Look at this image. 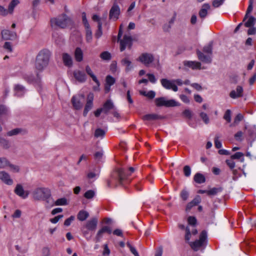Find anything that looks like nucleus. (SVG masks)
<instances>
[{
    "mask_svg": "<svg viewBox=\"0 0 256 256\" xmlns=\"http://www.w3.org/2000/svg\"><path fill=\"white\" fill-rule=\"evenodd\" d=\"M50 52L47 50H40L36 56L34 68L37 72L43 71L48 65Z\"/></svg>",
    "mask_w": 256,
    "mask_h": 256,
    "instance_id": "obj_1",
    "label": "nucleus"
},
{
    "mask_svg": "<svg viewBox=\"0 0 256 256\" xmlns=\"http://www.w3.org/2000/svg\"><path fill=\"white\" fill-rule=\"evenodd\" d=\"M32 198L37 201H45L46 206L50 204V198L52 196L50 190L46 187H38L34 188L32 193Z\"/></svg>",
    "mask_w": 256,
    "mask_h": 256,
    "instance_id": "obj_2",
    "label": "nucleus"
},
{
    "mask_svg": "<svg viewBox=\"0 0 256 256\" xmlns=\"http://www.w3.org/2000/svg\"><path fill=\"white\" fill-rule=\"evenodd\" d=\"M126 175L122 168H118L114 171L109 180H107V185L110 188L116 187L122 184Z\"/></svg>",
    "mask_w": 256,
    "mask_h": 256,
    "instance_id": "obj_3",
    "label": "nucleus"
},
{
    "mask_svg": "<svg viewBox=\"0 0 256 256\" xmlns=\"http://www.w3.org/2000/svg\"><path fill=\"white\" fill-rule=\"evenodd\" d=\"M51 26L52 27H58L64 28L72 24V20L66 14H62L56 18L50 20Z\"/></svg>",
    "mask_w": 256,
    "mask_h": 256,
    "instance_id": "obj_4",
    "label": "nucleus"
},
{
    "mask_svg": "<svg viewBox=\"0 0 256 256\" xmlns=\"http://www.w3.org/2000/svg\"><path fill=\"white\" fill-rule=\"evenodd\" d=\"M122 26H120L118 38L120 43V50L123 52L126 48L130 50L132 46V41L131 36L128 35H124L123 38L120 40L122 36Z\"/></svg>",
    "mask_w": 256,
    "mask_h": 256,
    "instance_id": "obj_5",
    "label": "nucleus"
},
{
    "mask_svg": "<svg viewBox=\"0 0 256 256\" xmlns=\"http://www.w3.org/2000/svg\"><path fill=\"white\" fill-rule=\"evenodd\" d=\"M154 102L158 106L172 107L179 106L178 103L174 100H168L164 97L156 98L154 100Z\"/></svg>",
    "mask_w": 256,
    "mask_h": 256,
    "instance_id": "obj_6",
    "label": "nucleus"
},
{
    "mask_svg": "<svg viewBox=\"0 0 256 256\" xmlns=\"http://www.w3.org/2000/svg\"><path fill=\"white\" fill-rule=\"evenodd\" d=\"M207 237L206 231H202L200 236L199 240L194 242H190L189 244L192 250L198 251L204 244Z\"/></svg>",
    "mask_w": 256,
    "mask_h": 256,
    "instance_id": "obj_7",
    "label": "nucleus"
},
{
    "mask_svg": "<svg viewBox=\"0 0 256 256\" xmlns=\"http://www.w3.org/2000/svg\"><path fill=\"white\" fill-rule=\"evenodd\" d=\"M137 60L148 66L154 62V56L150 53H142L137 58Z\"/></svg>",
    "mask_w": 256,
    "mask_h": 256,
    "instance_id": "obj_8",
    "label": "nucleus"
},
{
    "mask_svg": "<svg viewBox=\"0 0 256 256\" xmlns=\"http://www.w3.org/2000/svg\"><path fill=\"white\" fill-rule=\"evenodd\" d=\"M71 101L75 109L80 110L82 108L84 102V96L82 94L74 96H72Z\"/></svg>",
    "mask_w": 256,
    "mask_h": 256,
    "instance_id": "obj_9",
    "label": "nucleus"
},
{
    "mask_svg": "<svg viewBox=\"0 0 256 256\" xmlns=\"http://www.w3.org/2000/svg\"><path fill=\"white\" fill-rule=\"evenodd\" d=\"M120 13V6L117 4L114 3L110 10L109 18L116 21L118 18Z\"/></svg>",
    "mask_w": 256,
    "mask_h": 256,
    "instance_id": "obj_10",
    "label": "nucleus"
},
{
    "mask_svg": "<svg viewBox=\"0 0 256 256\" xmlns=\"http://www.w3.org/2000/svg\"><path fill=\"white\" fill-rule=\"evenodd\" d=\"M1 34L2 38L4 40H15L17 38L18 36L15 32H11L8 30H2Z\"/></svg>",
    "mask_w": 256,
    "mask_h": 256,
    "instance_id": "obj_11",
    "label": "nucleus"
},
{
    "mask_svg": "<svg viewBox=\"0 0 256 256\" xmlns=\"http://www.w3.org/2000/svg\"><path fill=\"white\" fill-rule=\"evenodd\" d=\"M105 233H108V234H110L112 233V230L110 226H104L98 230L94 238L95 242H99Z\"/></svg>",
    "mask_w": 256,
    "mask_h": 256,
    "instance_id": "obj_12",
    "label": "nucleus"
},
{
    "mask_svg": "<svg viewBox=\"0 0 256 256\" xmlns=\"http://www.w3.org/2000/svg\"><path fill=\"white\" fill-rule=\"evenodd\" d=\"M244 95V89L242 86H238L236 89L232 90L229 94L230 96L232 99L242 98Z\"/></svg>",
    "mask_w": 256,
    "mask_h": 256,
    "instance_id": "obj_13",
    "label": "nucleus"
},
{
    "mask_svg": "<svg viewBox=\"0 0 256 256\" xmlns=\"http://www.w3.org/2000/svg\"><path fill=\"white\" fill-rule=\"evenodd\" d=\"M93 100L94 94L92 93H90L88 95L86 103L83 112L84 116L87 115L88 112L92 108L93 106Z\"/></svg>",
    "mask_w": 256,
    "mask_h": 256,
    "instance_id": "obj_14",
    "label": "nucleus"
},
{
    "mask_svg": "<svg viewBox=\"0 0 256 256\" xmlns=\"http://www.w3.org/2000/svg\"><path fill=\"white\" fill-rule=\"evenodd\" d=\"M14 192L16 195L24 199L26 198L29 194V192L24 190L21 184H17L16 185Z\"/></svg>",
    "mask_w": 256,
    "mask_h": 256,
    "instance_id": "obj_15",
    "label": "nucleus"
},
{
    "mask_svg": "<svg viewBox=\"0 0 256 256\" xmlns=\"http://www.w3.org/2000/svg\"><path fill=\"white\" fill-rule=\"evenodd\" d=\"M0 180L8 186H11L14 183L10 174L5 171H0Z\"/></svg>",
    "mask_w": 256,
    "mask_h": 256,
    "instance_id": "obj_16",
    "label": "nucleus"
},
{
    "mask_svg": "<svg viewBox=\"0 0 256 256\" xmlns=\"http://www.w3.org/2000/svg\"><path fill=\"white\" fill-rule=\"evenodd\" d=\"M98 220L96 218H93L90 220H88L84 226L85 228L89 230H94L97 226Z\"/></svg>",
    "mask_w": 256,
    "mask_h": 256,
    "instance_id": "obj_17",
    "label": "nucleus"
},
{
    "mask_svg": "<svg viewBox=\"0 0 256 256\" xmlns=\"http://www.w3.org/2000/svg\"><path fill=\"white\" fill-rule=\"evenodd\" d=\"M210 8V6L208 4L205 3L202 4L198 12L199 16L202 20L206 18L208 14V10Z\"/></svg>",
    "mask_w": 256,
    "mask_h": 256,
    "instance_id": "obj_18",
    "label": "nucleus"
},
{
    "mask_svg": "<svg viewBox=\"0 0 256 256\" xmlns=\"http://www.w3.org/2000/svg\"><path fill=\"white\" fill-rule=\"evenodd\" d=\"M196 54L198 59L202 62L205 63L210 64L212 62L211 56L206 54H204L202 52L199 50L196 51Z\"/></svg>",
    "mask_w": 256,
    "mask_h": 256,
    "instance_id": "obj_19",
    "label": "nucleus"
},
{
    "mask_svg": "<svg viewBox=\"0 0 256 256\" xmlns=\"http://www.w3.org/2000/svg\"><path fill=\"white\" fill-rule=\"evenodd\" d=\"M201 202V198L200 196H196L191 202H188L186 208V212L190 211L191 208L196 206H197Z\"/></svg>",
    "mask_w": 256,
    "mask_h": 256,
    "instance_id": "obj_20",
    "label": "nucleus"
},
{
    "mask_svg": "<svg viewBox=\"0 0 256 256\" xmlns=\"http://www.w3.org/2000/svg\"><path fill=\"white\" fill-rule=\"evenodd\" d=\"M75 78L80 82H84L86 80V76L85 73L80 70H76L74 72Z\"/></svg>",
    "mask_w": 256,
    "mask_h": 256,
    "instance_id": "obj_21",
    "label": "nucleus"
},
{
    "mask_svg": "<svg viewBox=\"0 0 256 256\" xmlns=\"http://www.w3.org/2000/svg\"><path fill=\"white\" fill-rule=\"evenodd\" d=\"M62 59L65 66L71 67L72 66V58L70 54L64 53L62 55Z\"/></svg>",
    "mask_w": 256,
    "mask_h": 256,
    "instance_id": "obj_22",
    "label": "nucleus"
},
{
    "mask_svg": "<svg viewBox=\"0 0 256 256\" xmlns=\"http://www.w3.org/2000/svg\"><path fill=\"white\" fill-rule=\"evenodd\" d=\"M164 118V116L158 115L157 114H147L144 116L142 117V119L144 120H162Z\"/></svg>",
    "mask_w": 256,
    "mask_h": 256,
    "instance_id": "obj_23",
    "label": "nucleus"
},
{
    "mask_svg": "<svg viewBox=\"0 0 256 256\" xmlns=\"http://www.w3.org/2000/svg\"><path fill=\"white\" fill-rule=\"evenodd\" d=\"M114 106L110 100H108L104 104L103 108H102L103 112L108 114L110 110H112L114 108Z\"/></svg>",
    "mask_w": 256,
    "mask_h": 256,
    "instance_id": "obj_24",
    "label": "nucleus"
},
{
    "mask_svg": "<svg viewBox=\"0 0 256 256\" xmlns=\"http://www.w3.org/2000/svg\"><path fill=\"white\" fill-rule=\"evenodd\" d=\"M184 64L192 70L200 69L201 64L195 61H184Z\"/></svg>",
    "mask_w": 256,
    "mask_h": 256,
    "instance_id": "obj_25",
    "label": "nucleus"
},
{
    "mask_svg": "<svg viewBox=\"0 0 256 256\" xmlns=\"http://www.w3.org/2000/svg\"><path fill=\"white\" fill-rule=\"evenodd\" d=\"M120 62L123 66H126V72L130 71L132 68V62L130 60H128V58H125L122 59L120 61Z\"/></svg>",
    "mask_w": 256,
    "mask_h": 256,
    "instance_id": "obj_26",
    "label": "nucleus"
},
{
    "mask_svg": "<svg viewBox=\"0 0 256 256\" xmlns=\"http://www.w3.org/2000/svg\"><path fill=\"white\" fill-rule=\"evenodd\" d=\"M160 82L162 86L166 89H171L172 84L174 83L173 80H168L166 78H162L160 80Z\"/></svg>",
    "mask_w": 256,
    "mask_h": 256,
    "instance_id": "obj_27",
    "label": "nucleus"
},
{
    "mask_svg": "<svg viewBox=\"0 0 256 256\" xmlns=\"http://www.w3.org/2000/svg\"><path fill=\"white\" fill-rule=\"evenodd\" d=\"M86 72L92 79V80L98 85V86H100V84L98 80L97 79L96 76L93 74L92 71L90 68L88 66H86Z\"/></svg>",
    "mask_w": 256,
    "mask_h": 256,
    "instance_id": "obj_28",
    "label": "nucleus"
},
{
    "mask_svg": "<svg viewBox=\"0 0 256 256\" xmlns=\"http://www.w3.org/2000/svg\"><path fill=\"white\" fill-rule=\"evenodd\" d=\"M15 94L18 96H21L24 95L25 90L23 86L18 84L14 87Z\"/></svg>",
    "mask_w": 256,
    "mask_h": 256,
    "instance_id": "obj_29",
    "label": "nucleus"
},
{
    "mask_svg": "<svg viewBox=\"0 0 256 256\" xmlns=\"http://www.w3.org/2000/svg\"><path fill=\"white\" fill-rule=\"evenodd\" d=\"M75 59L77 62H80L83 60V52L80 48H77L74 52Z\"/></svg>",
    "mask_w": 256,
    "mask_h": 256,
    "instance_id": "obj_30",
    "label": "nucleus"
},
{
    "mask_svg": "<svg viewBox=\"0 0 256 256\" xmlns=\"http://www.w3.org/2000/svg\"><path fill=\"white\" fill-rule=\"evenodd\" d=\"M194 180L198 184H202L205 182L206 178L204 176L200 174V173H196L194 176Z\"/></svg>",
    "mask_w": 256,
    "mask_h": 256,
    "instance_id": "obj_31",
    "label": "nucleus"
},
{
    "mask_svg": "<svg viewBox=\"0 0 256 256\" xmlns=\"http://www.w3.org/2000/svg\"><path fill=\"white\" fill-rule=\"evenodd\" d=\"M89 216L88 212L84 210H80L78 214V219L80 221H84L86 220Z\"/></svg>",
    "mask_w": 256,
    "mask_h": 256,
    "instance_id": "obj_32",
    "label": "nucleus"
},
{
    "mask_svg": "<svg viewBox=\"0 0 256 256\" xmlns=\"http://www.w3.org/2000/svg\"><path fill=\"white\" fill-rule=\"evenodd\" d=\"M222 190V188L221 187L213 188L209 190H208V192H206V194L208 196H214L217 194L221 192Z\"/></svg>",
    "mask_w": 256,
    "mask_h": 256,
    "instance_id": "obj_33",
    "label": "nucleus"
},
{
    "mask_svg": "<svg viewBox=\"0 0 256 256\" xmlns=\"http://www.w3.org/2000/svg\"><path fill=\"white\" fill-rule=\"evenodd\" d=\"M10 164L8 160L4 157H0V168L4 169L8 167Z\"/></svg>",
    "mask_w": 256,
    "mask_h": 256,
    "instance_id": "obj_34",
    "label": "nucleus"
},
{
    "mask_svg": "<svg viewBox=\"0 0 256 256\" xmlns=\"http://www.w3.org/2000/svg\"><path fill=\"white\" fill-rule=\"evenodd\" d=\"M86 29V38L88 42H90L92 39V32L90 26L85 28Z\"/></svg>",
    "mask_w": 256,
    "mask_h": 256,
    "instance_id": "obj_35",
    "label": "nucleus"
},
{
    "mask_svg": "<svg viewBox=\"0 0 256 256\" xmlns=\"http://www.w3.org/2000/svg\"><path fill=\"white\" fill-rule=\"evenodd\" d=\"M256 22V19L254 17L252 16H250L247 22L244 23V26L246 27L250 28L251 26H253L255 24Z\"/></svg>",
    "mask_w": 256,
    "mask_h": 256,
    "instance_id": "obj_36",
    "label": "nucleus"
},
{
    "mask_svg": "<svg viewBox=\"0 0 256 256\" xmlns=\"http://www.w3.org/2000/svg\"><path fill=\"white\" fill-rule=\"evenodd\" d=\"M18 0H12L8 5V10L10 14L13 12L14 8L19 4Z\"/></svg>",
    "mask_w": 256,
    "mask_h": 256,
    "instance_id": "obj_37",
    "label": "nucleus"
},
{
    "mask_svg": "<svg viewBox=\"0 0 256 256\" xmlns=\"http://www.w3.org/2000/svg\"><path fill=\"white\" fill-rule=\"evenodd\" d=\"M212 43L210 42L208 45H206L204 47L203 52L204 53L211 56L212 54Z\"/></svg>",
    "mask_w": 256,
    "mask_h": 256,
    "instance_id": "obj_38",
    "label": "nucleus"
},
{
    "mask_svg": "<svg viewBox=\"0 0 256 256\" xmlns=\"http://www.w3.org/2000/svg\"><path fill=\"white\" fill-rule=\"evenodd\" d=\"M189 192L188 191L184 188L180 192V198L184 201L186 200L189 196Z\"/></svg>",
    "mask_w": 256,
    "mask_h": 256,
    "instance_id": "obj_39",
    "label": "nucleus"
},
{
    "mask_svg": "<svg viewBox=\"0 0 256 256\" xmlns=\"http://www.w3.org/2000/svg\"><path fill=\"white\" fill-rule=\"evenodd\" d=\"M253 3H254V0H249V5L248 8V9L246 10V14L244 16V21L248 18V14L250 12H252L253 9Z\"/></svg>",
    "mask_w": 256,
    "mask_h": 256,
    "instance_id": "obj_40",
    "label": "nucleus"
},
{
    "mask_svg": "<svg viewBox=\"0 0 256 256\" xmlns=\"http://www.w3.org/2000/svg\"><path fill=\"white\" fill-rule=\"evenodd\" d=\"M106 132L104 130L100 128H97L94 132V136L96 138H102L105 135Z\"/></svg>",
    "mask_w": 256,
    "mask_h": 256,
    "instance_id": "obj_41",
    "label": "nucleus"
},
{
    "mask_svg": "<svg viewBox=\"0 0 256 256\" xmlns=\"http://www.w3.org/2000/svg\"><path fill=\"white\" fill-rule=\"evenodd\" d=\"M66 204H68L67 200L64 198H58L54 202V205L56 206H65Z\"/></svg>",
    "mask_w": 256,
    "mask_h": 256,
    "instance_id": "obj_42",
    "label": "nucleus"
},
{
    "mask_svg": "<svg viewBox=\"0 0 256 256\" xmlns=\"http://www.w3.org/2000/svg\"><path fill=\"white\" fill-rule=\"evenodd\" d=\"M0 144L4 148H10L9 142L6 139L0 138Z\"/></svg>",
    "mask_w": 256,
    "mask_h": 256,
    "instance_id": "obj_43",
    "label": "nucleus"
},
{
    "mask_svg": "<svg viewBox=\"0 0 256 256\" xmlns=\"http://www.w3.org/2000/svg\"><path fill=\"white\" fill-rule=\"evenodd\" d=\"M21 132V130L20 128H15L12 130L6 133V136H15L19 134Z\"/></svg>",
    "mask_w": 256,
    "mask_h": 256,
    "instance_id": "obj_44",
    "label": "nucleus"
},
{
    "mask_svg": "<svg viewBox=\"0 0 256 256\" xmlns=\"http://www.w3.org/2000/svg\"><path fill=\"white\" fill-rule=\"evenodd\" d=\"M230 158L232 159V160H234V159H240V158H242V161H244V154L241 152H237L236 153H235L234 154L232 155L231 156H230Z\"/></svg>",
    "mask_w": 256,
    "mask_h": 256,
    "instance_id": "obj_45",
    "label": "nucleus"
},
{
    "mask_svg": "<svg viewBox=\"0 0 256 256\" xmlns=\"http://www.w3.org/2000/svg\"><path fill=\"white\" fill-rule=\"evenodd\" d=\"M220 136H216L214 138V142L215 147L217 148H220L222 146V144L219 140Z\"/></svg>",
    "mask_w": 256,
    "mask_h": 256,
    "instance_id": "obj_46",
    "label": "nucleus"
},
{
    "mask_svg": "<svg viewBox=\"0 0 256 256\" xmlns=\"http://www.w3.org/2000/svg\"><path fill=\"white\" fill-rule=\"evenodd\" d=\"M8 166L10 168V170L12 172H20V168L18 166L11 164L10 162V164Z\"/></svg>",
    "mask_w": 256,
    "mask_h": 256,
    "instance_id": "obj_47",
    "label": "nucleus"
},
{
    "mask_svg": "<svg viewBox=\"0 0 256 256\" xmlns=\"http://www.w3.org/2000/svg\"><path fill=\"white\" fill-rule=\"evenodd\" d=\"M106 84L112 86V85H113L114 84V82H116V80L112 76H108L106 77Z\"/></svg>",
    "mask_w": 256,
    "mask_h": 256,
    "instance_id": "obj_48",
    "label": "nucleus"
},
{
    "mask_svg": "<svg viewBox=\"0 0 256 256\" xmlns=\"http://www.w3.org/2000/svg\"><path fill=\"white\" fill-rule=\"evenodd\" d=\"M100 56L104 60H110L111 58L110 54L108 52H102Z\"/></svg>",
    "mask_w": 256,
    "mask_h": 256,
    "instance_id": "obj_49",
    "label": "nucleus"
},
{
    "mask_svg": "<svg viewBox=\"0 0 256 256\" xmlns=\"http://www.w3.org/2000/svg\"><path fill=\"white\" fill-rule=\"evenodd\" d=\"M224 0H214L212 2V5L215 8H218L224 4Z\"/></svg>",
    "mask_w": 256,
    "mask_h": 256,
    "instance_id": "obj_50",
    "label": "nucleus"
},
{
    "mask_svg": "<svg viewBox=\"0 0 256 256\" xmlns=\"http://www.w3.org/2000/svg\"><path fill=\"white\" fill-rule=\"evenodd\" d=\"M127 246L129 248L130 251L131 252L134 256H140L138 252L132 246L130 242H127L126 244Z\"/></svg>",
    "mask_w": 256,
    "mask_h": 256,
    "instance_id": "obj_51",
    "label": "nucleus"
},
{
    "mask_svg": "<svg viewBox=\"0 0 256 256\" xmlns=\"http://www.w3.org/2000/svg\"><path fill=\"white\" fill-rule=\"evenodd\" d=\"M186 232L185 240L186 242H188L192 234L190 232V229L189 227L187 226L186 228Z\"/></svg>",
    "mask_w": 256,
    "mask_h": 256,
    "instance_id": "obj_52",
    "label": "nucleus"
},
{
    "mask_svg": "<svg viewBox=\"0 0 256 256\" xmlns=\"http://www.w3.org/2000/svg\"><path fill=\"white\" fill-rule=\"evenodd\" d=\"M231 112L230 110H227L225 112L224 116V118L228 122L231 121Z\"/></svg>",
    "mask_w": 256,
    "mask_h": 256,
    "instance_id": "obj_53",
    "label": "nucleus"
},
{
    "mask_svg": "<svg viewBox=\"0 0 256 256\" xmlns=\"http://www.w3.org/2000/svg\"><path fill=\"white\" fill-rule=\"evenodd\" d=\"M188 222L190 225L194 226L196 223V220L195 217L190 216L188 218Z\"/></svg>",
    "mask_w": 256,
    "mask_h": 256,
    "instance_id": "obj_54",
    "label": "nucleus"
},
{
    "mask_svg": "<svg viewBox=\"0 0 256 256\" xmlns=\"http://www.w3.org/2000/svg\"><path fill=\"white\" fill-rule=\"evenodd\" d=\"M94 196V192L92 190H89L86 192L84 194L86 198L90 199L92 198Z\"/></svg>",
    "mask_w": 256,
    "mask_h": 256,
    "instance_id": "obj_55",
    "label": "nucleus"
},
{
    "mask_svg": "<svg viewBox=\"0 0 256 256\" xmlns=\"http://www.w3.org/2000/svg\"><path fill=\"white\" fill-rule=\"evenodd\" d=\"M200 116L205 124H208L209 122V118L206 114L202 112L200 113Z\"/></svg>",
    "mask_w": 256,
    "mask_h": 256,
    "instance_id": "obj_56",
    "label": "nucleus"
},
{
    "mask_svg": "<svg viewBox=\"0 0 256 256\" xmlns=\"http://www.w3.org/2000/svg\"><path fill=\"white\" fill-rule=\"evenodd\" d=\"M98 29L97 32L95 34V36L98 38H100L101 36L102 35V24H99V26H98Z\"/></svg>",
    "mask_w": 256,
    "mask_h": 256,
    "instance_id": "obj_57",
    "label": "nucleus"
},
{
    "mask_svg": "<svg viewBox=\"0 0 256 256\" xmlns=\"http://www.w3.org/2000/svg\"><path fill=\"white\" fill-rule=\"evenodd\" d=\"M82 22L84 24V28H87V27L90 26L88 22V21L86 19V14L84 12H83L82 13Z\"/></svg>",
    "mask_w": 256,
    "mask_h": 256,
    "instance_id": "obj_58",
    "label": "nucleus"
},
{
    "mask_svg": "<svg viewBox=\"0 0 256 256\" xmlns=\"http://www.w3.org/2000/svg\"><path fill=\"white\" fill-rule=\"evenodd\" d=\"M8 113L7 108L4 105H0V116L6 115Z\"/></svg>",
    "mask_w": 256,
    "mask_h": 256,
    "instance_id": "obj_59",
    "label": "nucleus"
},
{
    "mask_svg": "<svg viewBox=\"0 0 256 256\" xmlns=\"http://www.w3.org/2000/svg\"><path fill=\"white\" fill-rule=\"evenodd\" d=\"M184 172L186 176H189L191 174V169L188 166H186L184 168Z\"/></svg>",
    "mask_w": 256,
    "mask_h": 256,
    "instance_id": "obj_60",
    "label": "nucleus"
},
{
    "mask_svg": "<svg viewBox=\"0 0 256 256\" xmlns=\"http://www.w3.org/2000/svg\"><path fill=\"white\" fill-rule=\"evenodd\" d=\"M110 254V250L108 248L107 244H105L104 246V250L102 252V255L104 256H108Z\"/></svg>",
    "mask_w": 256,
    "mask_h": 256,
    "instance_id": "obj_61",
    "label": "nucleus"
},
{
    "mask_svg": "<svg viewBox=\"0 0 256 256\" xmlns=\"http://www.w3.org/2000/svg\"><path fill=\"white\" fill-rule=\"evenodd\" d=\"M74 220V216H70L69 218H67L64 222V225L66 226H69L71 222Z\"/></svg>",
    "mask_w": 256,
    "mask_h": 256,
    "instance_id": "obj_62",
    "label": "nucleus"
},
{
    "mask_svg": "<svg viewBox=\"0 0 256 256\" xmlns=\"http://www.w3.org/2000/svg\"><path fill=\"white\" fill-rule=\"evenodd\" d=\"M182 114L184 116L188 118H190L192 116V112L189 110H185L183 112Z\"/></svg>",
    "mask_w": 256,
    "mask_h": 256,
    "instance_id": "obj_63",
    "label": "nucleus"
},
{
    "mask_svg": "<svg viewBox=\"0 0 256 256\" xmlns=\"http://www.w3.org/2000/svg\"><path fill=\"white\" fill-rule=\"evenodd\" d=\"M226 163L231 169L234 168L235 166V162L232 158L230 160H226Z\"/></svg>",
    "mask_w": 256,
    "mask_h": 256,
    "instance_id": "obj_64",
    "label": "nucleus"
}]
</instances>
